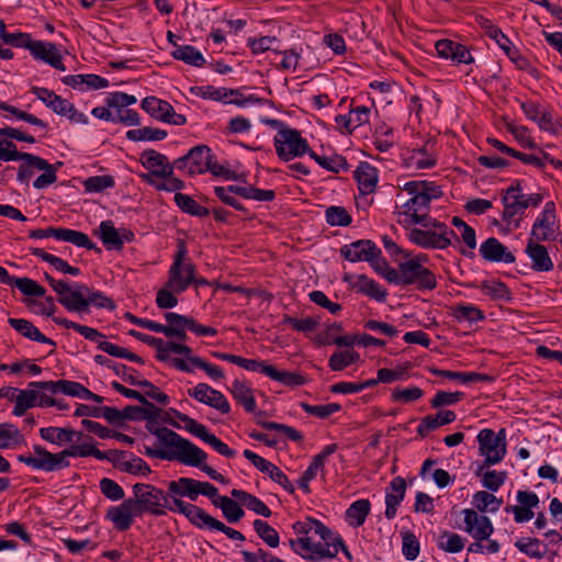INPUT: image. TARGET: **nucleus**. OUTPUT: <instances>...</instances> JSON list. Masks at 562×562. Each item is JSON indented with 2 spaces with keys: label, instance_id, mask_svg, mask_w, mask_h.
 Returning a JSON list of instances; mask_svg holds the SVG:
<instances>
[{
  "label": "nucleus",
  "instance_id": "nucleus-63",
  "mask_svg": "<svg viewBox=\"0 0 562 562\" xmlns=\"http://www.w3.org/2000/svg\"><path fill=\"white\" fill-rule=\"evenodd\" d=\"M282 324L291 326L293 329L301 333L314 331L318 326V319L306 317L303 319L294 318L290 315H283Z\"/></svg>",
  "mask_w": 562,
  "mask_h": 562
},
{
  "label": "nucleus",
  "instance_id": "nucleus-9",
  "mask_svg": "<svg viewBox=\"0 0 562 562\" xmlns=\"http://www.w3.org/2000/svg\"><path fill=\"white\" fill-rule=\"evenodd\" d=\"M276 153L283 161L308 154L311 147L301 132L289 127L279 130L273 138Z\"/></svg>",
  "mask_w": 562,
  "mask_h": 562
},
{
  "label": "nucleus",
  "instance_id": "nucleus-26",
  "mask_svg": "<svg viewBox=\"0 0 562 562\" xmlns=\"http://www.w3.org/2000/svg\"><path fill=\"white\" fill-rule=\"evenodd\" d=\"M9 325L14 328L19 334L29 338L33 341H37L41 344H47L50 346H56L55 341L45 335H43L37 327H35L30 321L24 318H9Z\"/></svg>",
  "mask_w": 562,
  "mask_h": 562
},
{
  "label": "nucleus",
  "instance_id": "nucleus-43",
  "mask_svg": "<svg viewBox=\"0 0 562 562\" xmlns=\"http://www.w3.org/2000/svg\"><path fill=\"white\" fill-rule=\"evenodd\" d=\"M38 160V156H35L30 153L18 151L16 145L12 140L0 139V160L2 161H13V160Z\"/></svg>",
  "mask_w": 562,
  "mask_h": 562
},
{
  "label": "nucleus",
  "instance_id": "nucleus-50",
  "mask_svg": "<svg viewBox=\"0 0 562 562\" xmlns=\"http://www.w3.org/2000/svg\"><path fill=\"white\" fill-rule=\"evenodd\" d=\"M475 22L484 31V33L494 40L496 44L502 47V45H505L509 38L503 33V31L495 25L490 19L483 16V15H476Z\"/></svg>",
  "mask_w": 562,
  "mask_h": 562
},
{
  "label": "nucleus",
  "instance_id": "nucleus-40",
  "mask_svg": "<svg viewBox=\"0 0 562 562\" xmlns=\"http://www.w3.org/2000/svg\"><path fill=\"white\" fill-rule=\"evenodd\" d=\"M353 288L357 289L358 292L366 294L378 302H384L386 299V292L382 290L373 279L368 278L366 274L357 276V281L353 284Z\"/></svg>",
  "mask_w": 562,
  "mask_h": 562
},
{
  "label": "nucleus",
  "instance_id": "nucleus-8",
  "mask_svg": "<svg viewBox=\"0 0 562 562\" xmlns=\"http://www.w3.org/2000/svg\"><path fill=\"white\" fill-rule=\"evenodd\" d=\"M61 305L69 312L88 313L90 305L113 311L115 303L100 291H93L86 284L75 283L70 300L63 299Z\"/></svg>",
  "mask_w": 562,
  "mask_h": 562
},
{
  "label": "nucleus",
  "instance_id": "nucleus-3",
  "mask_svg": "<svg viewBox=\"0 0 562 562\" xmlns=\"http://www.w3.org/2000/svg\"><path fill=\"white\" fill-rule=\"evenodd\" d=\"M168 496L171 499V512L183 515L195 528L202 522V516L209 515L203 508L182 501L188 497L194 502L199 497V481L191 477H179L168 482Z\"/></svg>",
  "mask_w": 562,
  "mask_h": 562
},
{
  "label": "nucleus",
  "instance_id": "nucleus-17",
  "mask_svg": "<svg viewBox=\"0 0 562 562\" xmlns=\"http://www.w3.org/2000/svg\"><path fill=\"white\" fill-rule=\"evenodd\" d=\"M140 162L144 168L150 171L147 173L153 177L170 176L177 169L176 160L170 162L164 154L154 149H146L140 155Z\"/></svg>",
  "mask_w": 562,
  "mask_h": 562
},
{
  "label": "nucleus",
  "instance_id": "nucleus-62",
  "mask_svg": "<svg viewBox=\"0 0 562 562\" xmlns=\"http://www.w3.org/2000/svg\"><path fill=\"white\" fill-rule=\"evenodd\" d=\"M38 162L35 160L23 159V164L19 167L18 180L27 183L31 177L34 175V169L38 170L48 167V161L38 157Z\"/></svg>",
  "mask_w": 562,
  "mask_h": 562
},
{
  "label": "nucleus",
  "instance_id": "nucleus-30",
  "mask_svg": "<svg viewBox=\"0 0 562 562\" xmlns=\"http://www.w3.org/2000/svg\"><path fill=\"white\" fill-rule=\"evenodd\" d=\"M233 397L245 408L248 413L256 411V400L252 390L245 382L235 380L229 387Z\"/></svg>",
  "mask_w": 562,
  "mask_h": 562
},
{
  "label": "nucleus",
  "instance_id": "nucleus-51",
  "mask_svg": "<svg viewBox=\"0 0 562 562\" xmlns=\"http://www.w3.org/2000/svg\"><path fill=\"white\" fill-rule=\"evenodd\" d=\"M325 218L330 226H348L352 222V217L346 207L336 205L326 209Z\"/></svg>",
  "mask_w": 562,
  "mask_h": 562
},
{
  "label": "nucleus",
  "instance_id": "nucleus-54",
  "mask_svg": "<svg viewBox=\"0 0 562 562\" xmlns=\"http://www.w3.org/2000/svg\"><path fill=\"white\" fill-rule=\"evenodd\" d=\"M257 424L267 430L280 431L292 441L301 442L303 440V435L299 430L285 424L266 422L260 418H257Z\"/></svg>",
  "mask_w": 562,
  "mask_h": 562
},
{
  "label": "nucleus",
  "instance_id": "nucleus-15",
  "mask_svg": "<svg viewBox=\"0 0 562 562\" xmlns=\"http://www.w3.org/2000/svg\"><path fill=\"white\" fill-rule=\"evenodd\" d=\"M188 394L198 402L220 411L222 414L231 412V405L224 394L206 383H199L193 389H189Z\"/></svg>",
  "mask_w": 562,
  "mask_h": 562
},
{
  "label": "nucleus",
  "instance_id": "nucleus-37",
  "mask_svg": "<svg viewBox=\"0 0 562 562\" xmlns=\"http://www.w3.org/2000/svg\"><path fill=\"white\" fill-rule=\"evenodd\" d=\"M371 510L369 499H358L353 502L346 510V519L352 527H360L364 524Z\"/></svg>",
  "mask_w": 562,
  "mask_h": 562
},
{
  "label": "nucleus",
  "instance_id": "nucleus-39",
  "mask_svg": "<svg viewBox=\"0 0 562 562\" xmlns=\"http://www.w3.org/2000/svg\"><path fill=\"white\" fill-rule=\"evenodd\" d=\"M201 519L202 522L196 527L198 529L220 531L226 535L232 540H245V537L240 531L226 526L224 522L220 521L218 519L214 518L211 515H203Z\"/></svg>",
  "mask_w": 562,
  "mask_h": 562
},
{
  "label": "nucleus",
  "instance_id": "nucleus-31",
  "mask_svg": "<svg viewBox=\"0 0 562 562\" xmlns=\"http://www.w3.org/2000/svg\"><path fill=\"white\" fill-rule=\"evenodd\" d=\"M58 240L68 241L77 247H82L88 250H94L98 254L101 252V248H99L94 243H92L87 234L79 231L59 227Z\"/></svg>",
  "mask_w": 562,
  "mask_h": 562
},
{
  "label": "nucleus",
  "instance_id": "nucleus-56",
  "mask_svg": "<svg viewBox=\"0 0 562 562\" xmlns=\"http://www.w3.org/2000/svg\"><path fill=\"white\" fill-rule=\"evenodd\" d=\"M115 186V179L113 176H93L89 177L83 181V188L86 192H102L106 189H111Z\"/></svg>",
  "mask_w": 562,
  "mask_h": 562
},
{
  "label": "nucleus",
  "instance_id": "nucleus-28",
  "mask_svg": "<svg viewBox=\"0 0 562 562\" xmlns=\"http://www.w3.org/2000/svg\"><path fill=\"white\" fill-rule=\"evenodd\" d=\"M429 372L432 375L448 378L451 380H458L462 383L470 382H492L494 378L492 375L479 372H456L449 370H441L438 368H429Z\"/></svg>",
  "mask_w": 562,
  "mask_h": 562
},
{
  "label": "nucleus",
  "instance_id": "nucleus-19",
  "mask_svg": "<svg viewBox=\"0 0 562 562\" xmlns=\"http://www.w3.org/2000/svg\"><path fill=\"white\" fill-rule=\"evenodd\" d=\"M30 53L36 60L44 61L57 70H66L63 56L54 43L34 41L33 46L30 47Z\"/></svg>",
  "mask_w": 562,
  "mask_h": 562
},
{
  "label": "nucleus",
  "instance_id": "nucleus-24",
  "mask_svg": "<svg viewBox=\"0 0 562 562\" xmlns=\"http://www.w3.org/2000/svg\"><path fill=\"white\" fill-rule=\"evenodd\" d=\"M40 436L43 440L61 447L66 443L78 442L82 432L63 427H43L40 429Z\"/></svg>",
  "mask_w": 562,
  "mask_h": 562
},
{
  "label": "nucleus",
  "instance_id": "nucleus-52",
  "mask_svg": "<svg viewBox=\"0 0 562 562\" xmlns=\"http://www.w3.org/2000/svg\"><path fill=\"white\" fill-rule=\"evenodd\" d=\"M143 180H145L150 186L155 187L157 190L160 191H168V192H176L179 190H182L184 188V182L181 179H178L173 177V175L170 176H160L159 178H162L164 182H156L154 179H151V176L148 175H142Z\"/></svg>",
  "mask_w": 562,
  "mask_h": 562
},
{
  "label": "nucleus",
  "instance_id": "nucleus-59",
  "mask_svg": "<svg viewBox=\"0 0 562 562\" xmlns=\"http://www.w3.org/2000/svg\"><path fill=\"white\" fill-rule=\"evenodd\" d=\"M10 285L16 286L23 294L30 296H43L46 292V290L42 285L26 277H13Z\"/></svg>",
  "mask_w": 562,
  "mask_h": 562
},
{
  "label": "nucleus",
  "instance_id": "nucleus-2",
  "mask_svg": "<svg viewBox=\"0 0 562 562\" xmlns=\"http://www.w3.org/2000/svg\"><path fill=\"white\" fill-rule=\"evenodd\" d=\"M403 190L406 191L411 198L403 203L402 210L398 215L404 216V221H398L404 225H423L427 227L429 223L428 211L432 200L442 196V190L435 182L414 180L404 184Z\"/></svg>",
  "mask_w": 562,
  "mask_h": 562
},
{
  "label": "nucleus",
  "instance_id": "nucleus-5",
  "mask_svg": "<svg viewBox=\"0 0 562 562\" xmlns=\"http://www.w3.org/2000/svg\"><path fill=\"white\" fill-rule=\"evenodd\" d=\"M391 283L400 286L414 285L418 291H432L437 288L435 273L414 257L398 265V271H390Z\"/></svg>",
  "mask_w": 562,
  "mask_h": 562
},
{
  "label": "nucleus",
  "instance_id": "nucleus-20",
  "mask_svg": "<svg viewBox=\"0 0 562 562\" xmlns=\"http://www.w3.org/2000/svg\"><path fill=\"white\" fill-rule=\"evenodd\" d=\"M139 516L131 498L123 501L119 506L108 509L105 518L111 520L119 531H126L134 521V517Z\"/></svg>",
  "mask_w": 562,
  "mask_h": 562
},
{
  "label": "nucleus",
  "instance_id": "nucleus-21",
  "mask_svg": "<svg viewBox=\"0 0 562 562\" xmlns=\"http://www.w3.org/2000/svg\"><path fill=\"white\" fill-rule=\"evenodd\" d=\"M480 254L491 262L513 263L516 260L514 254L495 237H490L481 244Z\"/></svg>",
  "mask_w": 562,
  "mask_h": 562
},
{
  "label": "nucleus",
  "instance_id": "nucleus-55",
  "mask_svg": "<svg viewBox=\"0 0 562 562\" xmlns=\"http://www.w3.org/2000/svg\"><path fill=\"white\" fill-rule=\"evenodd\" d=\"M119 468L126 473L140 476H148L151 473L150 467L139 457L120 462Z\"/></svg>",
  "mask_w": 562,
  "mask_h": 562
},
{
  "label": "nucleus",
  "instance_id": "nucleus-49",
  "mask_svg": "<svg viewBox=\"0 0 562 562\" xmlns=\"http://www.w3.org/2000/svg\"><path fill=\"white\" fill-rule=\"evenodd\" d=\"M254 529L258 537L270 548H277L280 543L278 531L271 527L267 521L256 519L252 524Z\"/></svg>",
  "mask_w": 562,
  "mask_h": 562
},
{
  "label": "nucleus",
  "instance_id": "nucleus-16",
  "mask_svg": "<svg viewBox=\"0 0 562 562\" xmlns=\"http://www.w3.org/2000/svg\"><path fill=\"white\" fill-rule=\"evenodd\" d=\"M340 255L351 262L372 261L381 255V249L370 239H359L340 248Z\"/></svg>",
  "mask_w": 562,
  "mask_h": 562
},
{
  "label": "nucleus",
  "instance_id": "nucleus-64",
  "mask_svg": "<svg viewBox=\"0 0 562 562\" xmlns=\"http://www.w3.org/2000/svg\"><path fill=\"white\" fill-rule=\"evenodd\" d=\"M453 316L458 321H469L471 323L485 318L483 312L473 305H457L453 307Z\"/></svg>",
  "mask_w": 562,
  "mask_h": 562
},
{
  "label": "nucleus",
  "instance_id": "nucleus-36",
  "mask_svg": "<svg viewBox=\"0 0 562 562\" xmlns=\"http://www.w3.org/2000/svg\"><path fill=\"white\" fill-rule=\"evenodd\" d=\"M24 436L10 423L0 424V449H13L24 443Z\"/></svg>",
  "mask_w": 562,
  "mask_h": 562
},
{
  "label": "nucleus",
  "instance_id": "nucleus-7",
  "mask_svg": "<svg viewBox=\"0 0 562 562\" xmlns=\"http://www.w3.org/2000/svg\"><path fill=\"white\" fill-rule=\"evenodd\" d=\"M188 250L183 239L177 241V252L168 271L167 288L176 293L184 292L195 281V267L191 261L186 262Z\"/></svg>",
  "mask_w": 562,
  "mask_h": 562
},
{
  "label": "nucleus",
  "instance_id": "nucleus-13",
  "mask_svg": "<svg viewBox=\"0 0 562 562\" xmlns=\"http://www.w3.org/2000/svg\"><path fill=\"white\" fill-rule=\"evenodd\" d=\"M558 227L555 225V204L549 201L544 204L542 212L537 216L532 224L529 235L530 240L533 241H550L557 240Z\"/></svg>",
  "mask_w": 562,
  "mask_h": 562
},
{
  "label": "nucleus",
  "instance_id": "nucleus-60",
  "mask_svg": "<svg viewBox=\"0 0 562 562\" xmlns=\"http://www.w3.org/2000/svg\"><path fill=\"white\" fill-rule=\"evenodd\" d=\"M300 406L305 413L318 418H327L334 413H337L341 409V406L337 403H329L325 405H311L308 403L302 402Z\"/></svg>",
  "mask_w": 562,
  "mask_h": 562
},
{
  "label": "nucleus",
  "instance_id": "nucleus-58",
  "mask_svg": "<svg viewBox=\"0 0 562 562\" xmlns=\"http://www.w3.org/2000/svg\"><path fill=\"white\" fill-rule=\"evenodd\" d=\"M270 379L286 386L303 385L306 382V379L302 374L285 370H278L276 367H272Z\"/></svg>",
  "mask_w": 562,
  "mask_h": 562
},
{
  "label": "nucleus",
  "instance_id": "nucleus-18",
  "mask_svg": "<svg viewBox=\"0 0 562 562\" xmlns=\"http://www.w3.org/2000/svg\"><path fill=\"white\" fill-rule=\"evenodd\" d=\"M464 530L475 540L483 541L490 538L494 531L491 519L487 516L479 515L474 509H464Z\"/></svg>",
  "mask_w": 562,
  "mask_h": 562
},
{
  "label": "nucleus",
  "instance_id": "nucleus-4",
  "mask_svg": "<svg viewBox=\"0 0 562 562\" xmlns=\"http://www.w3.org/2000/svg\"><path fill=\"white\" fill-rule=\"evenodd\" d=\"M33 454H20L18 461L24 463L35 470L44 472H56L70 467L69 458L81 457L80 445H71L67 449H64L57 453L49 452L46 448L34 445Z\"/></svg>",
  "mask_w": 562,
  "mask_h": 562
},
{
  "label": "nucleus",
  "instance_id": "nucleus-27",
  "mask_svg": "<svg viewBox=\"0 0 562 562\" xmlns=\"http://www.w3.org/2000/svg\"><path fill=\"white\" fill-rule=\"evenodd\" d=\"M142 109L158 121L167 122L169 116L175 114L172 105L156 97H146L142 101Z\"/></svg>",
  "mask_w": 562,
  "mask_h": 562
},
{
  "label": "nucleus",
  "instance_id": "nucleus-45",
  "mask_svg": "<svg viewBox=\"0 0 562 562\" xmlns=\"http://www.w3.org/2000/svg\"><path fill=\"white\" fill-rule=\"evenodd\" d=\"M38 391L36 389L31 387L30 390H19L18 395L15 396V405L13 408V415L22 416L25 412L34 407L36 405Z\"/></svg>",
  "mask_w": 562,
  "mask_h": 562
},
{
  "label": "nucleus",
  "instance_id": "nucleus-53",
  "mask_svg": "<svg viewBox=\"0 0 562 562\" xmlns=\"http://www.w3.org/2000/svg\"><path fill=\"white\" fill-rule=\"evenodd\" d=\"M257 424L267 430L280 431L292 441L301 442L303 440V435L299 430L285 424L266 422L260 418H257Z\"/></svg>",
  "mask_w": 562,
  "mask_h": 562
},
{
  "label": "nucleus",
  "instance_id": "nucleus-11",
  "mask_svg": "<svg viewBox=\"0 0 562 562\" xmlns=\"http://www.w3.org/2000/svg\"><path fill=\"white\" fill-rule=\"evenodd\" d=\"M165 319L168 323L167 337H177L180 340L187 339L186 330L189 329L196 336H216L217 329L211 326L199 324L194 318L180 315L175 312H167Z\"/></svg>",
  "mask_w": 562,
  "mask_h": 562
},
{
  "label": "nucleus",
  "instance_id": "nucleus-6",
  "mask_svg": "<svg viewBox=\"0 0 562 562\" xmlns=\"http://www.w3.org/2000/svg\"><path fill=\"white\" fill-rule=\"evenodd\" d=\"M139 516L149 514L164 516L167 510L171 512L172 505L168 490L164 491L151 484L136 483L133 486V497H130Z\"/></svg>",
  "mask_w": 562,
  "mask_h": 562
},
{
  "label": "nucleus",
  "instance_id": "nucleus-32",
  "mask_svg": "<svg viewBox=\"0 0 562 562\" xmlns=\"http://www.w3.org/2000/svg\"><path fill=\"white\" fill-rule=\"evenodd\" d=\"M231 494L233 497L243 503V505H245L249 510H252L254 513L266 518L272 515L271 509L257 496L243 490H233Z\"/></svg>",
  "mask_w": 562,
  "mask_h": 562
},
{
  "label": "nucleus",
  "instance_id": "nucleus-61",
  "mask_svg": "<svg viewBox=\"0 0 562 562\" xmlns=\"http://www.w3.org/2000/svg\"><path fill=\"white\" fill-rule=\"evenodd\" d=\"M515 547L530 558L541 559L546 552L540 550L541 542L537 538H525L517 540Z\"/></svg>",
  "mask_w": 562,
  "mask_h": 562
},
{
  "label": "nucleus",
  "instance_id": "nucleus-57",
  "mask_svg": "<svg viewBox=\"0 0 562 562\" xmlns=\"http://www.w3.org/2000/svg\"><path fill=\"white\" fill-rule=\"evenodd\" d=\"M292 529L293 531L296 533V535H300V536H303V537H307V535L311 532V531H314L315 533H323L324 532L326 533V526L315 519V518H306L305 520L303 521H295L293 525H292Z\"/></svg>",
  "mask_w": 562,
  "mask_h": 562
},
{
  "label": "nucleus",
  "instance_id": "nucleus-34",
  "mask_svg": "<svg viewBox=\"0 0 562 562\" xmlns=\"http://www.w3.org/2000/svg\"><path fill=\"white\" fill-rule=\"evenodd\" d=\"M484 295L494 301L509 302L512 300V292L509 288L499 280H485L479 285Z\"/></svg>",
  "mask_w": 562,
  "mask_h": 562
},
{
  "label": "nucleus",
  "instance_id": "nucleus-35",
  "mask_svg": "<svg viewBox=\"0 0 562 562\" xmlns=\"http://www.w3.org/2000/svg\"><path fill=\"white\" fill-rule=\"evenodd\" d=\"M213 505L222 509L223 516L229 524H236L245 516V512L240 505L227 496L213 499Z\"/></svg>",
  "mask_w": 562,
  "mask_h": 562
},
{
  "label": "nucleus",
  "instance_id": "nucleus-38",
  "mask_svg": "<svg viewBox=\"0 0 562 562\" xmlns=\"http://www.w3.org/2000/svg\"><path fill=\"white\" fill-rule=\"evenodd\" d=\"M191 92L203 99H210L213 101L222 102H227V98L231 95L240 94V91L238 89L215 88L212 86L193 87L191 88Z\"/></svg>",
  "mask_w": 562,
  "mask_h": 562
},
{
  "label": "nucleus",
  "instance_id": "nucleus-44",
  "mask_svg": "<svg viewBox=\"0 0 562 562\" xmlns=\"http://www.w3.org/2000/svg\"><path fill=\"white\" fill-rule=\"evenodd\" d=\"M126 137L133 142L162 140L167 137V131L157 127L145 126L142 128L130 130L126 133Z\"/></svg>",
  "mask_w": 562,
  "mask_h": 562
},
{
  "label": "nucleus",
  "instance_id": "nucleus-42",
  "mask_svg": "<svg viewBox=\"0 0 562 562\" xmlns=\"http://www.w3.org/2000/svg\"><path fill=\"white\" fill-rule=\"evenodd\" d=\"M126 382L133 386L143 387L145 397L148 396L162 405H167L169 403V396L148 380H139L137 375H128Z\"/></svg>",
  "mask_w": 562,
  "mask_h": 562
},
{
  "label": "nucleus",
  "instance_id": "nucleus-22",
  "mask_svg": "<svg viewBox=\"0 0 562 562\" xmlns=\"http://www.w3.org/2000/svg\"><path fill=\"white\" fill-rule=\"evenodd\" d=\"M525 252L531 260V268L537 272H549L554 268L546 246L541 241L528 239Z\"/></svg>",
  "mask_w": 562,
  "mask_h": 562
},
{
  "label": "nucleus",
  "instance_id": "nucleus-12",
  "mask_svg": "<svg viewBox=\"0 0 562 562\" xmlns=\"http://www.w3.org/2000/svg\"><path fill=\"white\" fill-rule=\"evenodd\" d=\"M543 196L540 193L516 195V198L509 200V198H502L504 211L502 218L508 224H514L517 228L520 225V221L525 211L532 206L538 207L542 202Z\"/></svg>",
  "mask_w": 562,
  "mask_h": 562
},
{
  "label": "nucleus",
  "instance_id": "nucleus-33",
  "mask_svg": "<svg viewBox=\"0 0 562 562\" xmlns=\"http://www.w3.org/2000/svg\"><path fill=\"white\" fill-rule=\"evenodd\" d=\"M171 56L177 60H181L194 67H202L206 63L203 55L191 45L175 44V49L171 52Z\"/></svg>",
  "mask_w": 562,
  "mask_h": 562
},
{
  "label": "nucleus",
  "instance_id": "nucleus-25",
  "mask_svg": "<svg viewBox=\"0 0 562 562\" xmlns=\"http://www.w3.org/2000/svg\"><path fill=\"white\" fill-rule=\"evenodd\" d=\"M358 182L359 191L362 195L372 193L378 182V170L367 161L360 162L353 172Z\"/></svg>",
  "mask_w": 562,
  "mask_h": 562
},
{
  "label": "nucleus",
  "instance_id": "nucleus-1",
  "mask_svg": "<svg viewBox=\"0 0 562 562\" xmlns=\"http://www.w3.org/2000/svg\"><path fill=\"white\" fill-rule=\"evenodd\" d=\"M146 429L158 438L160 445L166 447V449H157L145 446L143 452L147 457L168 461L177 460L182 464L201 469L216 482L222 484L227 483L224 475L206 464V452L190 440L181 437L178 432L167 427L155 426L150 420L146 424Z\"/></svg>",
  "mask_w": 562,
  "mask_h": 562
},
{
  "label": "nucleus",
  "instance_id": "nucleus-47",
  "mask_svg": "<svg viewBox=\"0 0 562 562\" xmlns=\"http://www.w3.org/2000/svg\"><path fill=\"white\" fill-rule=\"evenodd\" d=\"M472 503L481 513H485L487 510L494 513L499 509L503 501L486 491H479L474 493Z\"/></svg>",
  "mask_w": 562,
  "mask_h": 562
},
{
  "label": "nucleus",
  "instance_id": "nucleus-48",
  "mask_svg": "<svg viewBox=\"0 0 562 562\" xmlns=\"http://www.w3.org/2000/svg\"><path fill=\"white\" fill-rule=\"evenodd\" d=\"M360 355L355 350L335 351L328 360V367L333 371H341L348 366L358 362Z\"/></svg>",
  "mask_w": 562,
  "mask_h": 562
},
{
  "label": "nucleus",
  "instance_id": "nucleus-14",
  "mask_svg": "<svg viewBox=\"0 0 562 562\" xmlns=\"http://www.w3.org/2000/svg\"><path fill=\"white\" fill-rule=\"evenodd\" d=\"M210 158H214L212 150L206 145H198L191 148L187 155L176 159L178 170L188 175H201L207 171Z\"/></svg>",
  "mask_w": 562,
  "mask_h": 562
},
{
  "label": "nucleus",
  "instance_id": "nucleus-46",
  "mask_svg": "<svg viewBox=\"0 0 562 562\" xmlns=\"http://www.w3.org/2000/svg\"><path fill=\"white\" fill-rule=\"evenodd\" d=\"M308 156L314 159L324 169L338 173L348 167L347 160L340 155L319 156L314 150L310 149Z\"/></svg>",
  "mask_w": 562,
  "mask_h": 562
},
{
  "label": "nucleus",
  "instance_id": "nucleus-29",
  "mask_svg": "<svg viewBox=\"0 0 562 562\" xmlns=\"http://www.w3.org/2000/svg\"><path fill=\"white\" fill-rule=\"evenodd\" d=\"M95 234L100 237L106 249H122V238L120 229L115 228L112 221H102Z\"/></svg>",
  "mask_w": 562,
  "mask_h": 562
},
{
  "label": "nucleus",
  "instance_id": "nucleus-10",
  "mask_svg": "<svg viewBox=\"0 0 562 562\" xmlns=\"http://www.w3.org/2000/svg\"><path fill=\"white\" fill-rule=\"evenodd\" d=\"M479 450L484 456V465L490 467L499 463L506 454L505 430L495 434L492 429H482L477 435Z\"/></svg>",
  "mask_w": 562,
  "mask_h": 562
},
{
  "label": "nucleus",
  "instance_id": "nucleus-41",
  "mask_svg": "<svg viewBox=\"0 0 562 562\" xmlns=\"http://www.w3.org/2000/svg\"><path fill=\"white\" fill-rule=\"evenodd\" d=\"M176 205L184 213L198 217H206L210 214V210L199 204L193 198L188 194L177 192L175 194Z\"/></svg>",
  "mask_w": 562,
  "mask_h": 562
},
{
  "label": "nucleus",
  "instance_id": "nucleus-23",
  "mask_svg": "<svg viewBox=\"0 0 562 562\" xmlns=\"http://www.w3.org/2000/svg\"><path fill=\"white\" fill-rule=\"evenodd\" d=\"M408 239L426 249H446L450 246V241L439 233L420 228H412Z\"/></svg>",
  "mask_w": 562,
  "mask_h": 562
}]
</instances>
